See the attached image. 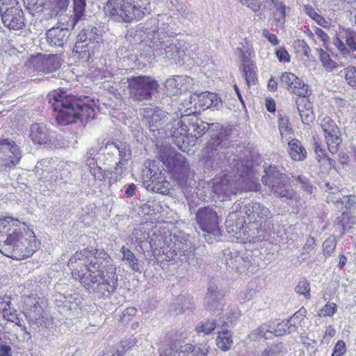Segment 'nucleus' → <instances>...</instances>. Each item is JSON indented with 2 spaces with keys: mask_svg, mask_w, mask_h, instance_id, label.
Returning a JSON list of instances; mask_svg holds the SVG:
<instances>
[{
  "mask_svg": "<svg viewBox=\"0 0 356 356\" xmlns=\"http://www.w3.org/2000/svg\"><path fill=\"white\" fill-rule=\"evenodd\" d=\"M67 266L72 277L94 291L108 296L118 286L116 268L103 249L83 248L76 251L68 260Z\"/></svg>",
  "mask_w": 356,
  "mask_h": 356,
  "instance_id": "1",
  "label": "nucleus"
},
{
  "mask_svg": "<svg viewBox=\"0 0 356 356\" xmlns=\"http://www.w3.org/2000/svg\"><path fill=\"white\" fill-rule=\"evenodd\" d=\"M170 131L172 138L185 136L191 132L196 138H200L207 132L211 138L203 150V163L207 170L214 169L221 163L224 157L222 149L229 146L232 129L224 127L219 123H207L200 119L195 114L182 115L179 120H174L170 124Z\"/></svg>",
  "mask_w": 356,
  "mask_h": 356,
  "instance_id": "2",
  "label": "nucleus"
},
{
  "mask_svg": "<svg viewBox=\"0 0 356 356\" xmlns=\"http://www.w3.org/2000/svg\"><path fill=\"white\" fill-rule=\"evenodd\" d=\"M34 232L17 218H0V252L13 259L31 257L37 250Z\"/></svg>",
  "mask_w": 356,
  "mask_h": 356,
  "instance_id": "3",
  "label": "nucleus"
},
{
  "mask_svg": "<svg viewBox=\"0 0 356 356\" xmlns=\"http://www.w3.org/2000/svg\"><path fill=\"white\" fill-rule=\"evenodd\" d=\"M244 213L248 223L260 232L267 233L273 228L270 221L273 213L265 205L258 202H251L243 204V202L237 201L232 207V212L227 216L226 226L232 227V232L237 233L245 224V220L240 214Z\"/></svg>",
  "mask_w": 356,
  "mask_h": 356,
  "instance_id": "4",
  "label": "nucleus"
},
{
  "mask_svg": "<svg viewBox=\"0 0 356 356\" xmlns=\"http://www.w3.org/2000/svg\"><path fill=\"white\" fill-rule=\"evenodd\" d=\"M49 102L60 125L76 123L78 120L87 122L95 118V109L92 106L83 102L80 97L66 92L54 91L49 95Z\"/></svg>",
  "mask_w": 356,
  "mask_h": 356,
  "instance_id": "5",
  "label": "nucleus"
},
{
  "mask_svg": "<svg viewBox=\"0 0 356 356\" xmlns=\"http://www.w3.org/2000/svg\"><path fill=\"white\" fill-rule=\"evenodd\" d=\"M174 34L169 25L163 23L152 34L151 47L154 56L182 65L186 57L184 45L174 38Z\"/></svg>",
  "mask_w": 356,
  "mask_h": 356,
  "instance_id": "6",
  "label": "nucleus"
},
{
  "mask_svg": "<svg viewBox=\"0 0 356 356\" xmlns=\"http://www.w3.org/2000/svg\"><path fill=\"white\" fill-rule=\"evenodd\" d=\"M105 8L114 21L123 23L141 19L152 10L150 0H108Z\"/></svg>",
  "mask_w": 356,
  "mask_h": 356,
  "instance_id": "7",
  "label": "nucleus"
},
{
  "mask_svg": "<svg viewBox=\"0 0 356 356\" xmlns=\"http://www.w3.org/2000/svg\"><path fill=\"white\" fill-rule=\"evenodd\" d=\"M103 154L115 158L113 170L108 171V180L114 184L121 179L125 170V165L131 159L132 150L129 143L125 141H107L104 146Z\"/></svg>",
  "mask_w": 356,
  "mask_h": 356,
  "instance_id": "8",
  "label": "nucleus"
},
{
  "mask_svg": "<svg viewBox=\"0 0 356 356\" xmlns=\"http://www.w3.org/2000/svg\"><path fill=\"white\" fill-rule=\"evenodd\" d=\"M102 42L101 31L94 26L88 25L77 35L74 49L77 53H83L82 57L89 58L100 47Z\"/></svg>",
  "mask_w": 356,
  "mask_h": 356,
  "instance_id": "9",
  "label": "nucleus"
},
{
  "mask_svg": "<svg viewBox=\"0 0 356 356\" xmlns=\"http://www.w3.org/2000/svg\"><path fill=\"white\" fill-rule=\"evenodd\" d=\"M130 97L135 101L149 100L152 91L157 86V82L148 76H131L127 79Z\"/></svg>",
  "mask_w": 356,
  "mask_h": 356,
  "instance_id": "10",
  "label": "nucleus"
},
{
  "mask_svg": "<svg viewBox=\"0 0 356 356\" xmlns=\"http://www.w3.org/2000/svg\"><path fill=\"white\" fill-rule=\"evenodd\" d=\"M195 220L202 231L213 234L219 232L218 216L213 208L204 207L198 209L195 213Z\"/></svg>",
  "mask_w": 356,
  "mask_h": 356,
  "instance_id": "11",
  "label": "nucleus"
},
{
  "mask_svg": "<svg viewBox=\"0 0 356 356\" xmlns=\"http://www.w3.org/2000/svg\"><path fill=\"white\" fill-rule=\"evenodd\" d=\"M325 139L329 151L332 154L337 152L342 142L341 132L336 123L330 117H324L321 122Z\"/></svg>",
  "mask_w": 356,
  "mask_h": 356,
  "instance_id": "12",
  "label": "nucleus"
},
{
  "mask_svg": "<svg viewBox=\"0 0 356 356\" xmlns=\"http://www.w3.org/2000/svg\"><path fill=\"white\" fill-rule=\"evenodd\" d=\"M145 113L147 123L150 131L152 132L154 136L159 137L160 131L168 124L170 120L169 114L161 109H152L150 108H147Z\"/></svg>",
  "mask_w": 356,
  "mask_h": 356,
  "instance_id": "13",
  "label": "nucleus"
},
{
  "mask_svg": "<svg viewBox=\"0 0 356 356\" xmlns=\"http://www.w3.org/2000/svg\"><path fill=\"white\" fill-rule=\"evenodd\" d=\"M224 295L215 283H211L207 289V293L204 298L205 309L213 314L220 315V312L223 311L224 304L222 298Z\"/></svg>",
  "mask_w": 356,
  "mask_h": 356,
  "instance_id": "14",
  "label": "nucleus"
},
{
  "mask_svg": "<svg viewBox=\"0 0 356 356\" xmlns=\"http://www.w3.org/2000/svg\"><path fill=\"white\" fill-rule=\"evenodd\" d=\"M3 25L9 30L18 31L26 26L24 13L20 8L6 9L1 13Z\"/></svg>",
  "mask_w": 356,
  "mask_h": 356,
  "instance_id": "15",
  "label": "nucleus"
},
{
  "mask_svg": "<svg viewBox=\"0 0 356 356\" xmlns=\"http://www.w3.org/2000/svg\"><path fill=\"white\" fill-rule=\"evenodd\" d=\"M280 83L282 86L287 88L291 92L298 97H307L309 95L308 86L291 72H284L280 76Z\"/></svg>",
  "mask_w": 356,
  "mask_h": 356,
  "instance_id": "16",
  "label": "nucleus"
},
{
  "mask_svg": "<svg viewBox=\"0 0 356 356\" xmlns=\"http://www.w3.org/2000/svg\"><path fill=\"white\" fill-rule=\"evenodd\" d=\"M334 46L343 54H348L350 50L356 51V33L349 29H343L339 32L333 40Z\"/></svg>",
  "mask_w": 356,
  "mask_h": 356,
  "instance_id": "17",
  "label": "nucleus"
},
{
  "mask_svg": "<svg viewBox=\"0 0 356 356\" xmlns=\"http://www.w3.org/2000/svg\"><path fill=\"white\" fill-rule=\"evenodd\" d=\"M5 154L0 155V170L8 172L13 169L22 159V152L19 146L13 141Z\"/></svg>",
  "mask_w": 356,
  "mask_h": 356,
  "instance_id": "18",
  "label": "nucleus"
},
{
  "mask_svg": "<svg viewBox=\"0 0 356 356\" xmlns=\"http://www.w3.org/2000/svg\"><path fill=\"white\" fill-rule=\"evenodd\" d=\"M5 154L0 155V170L8 172L13 169L22 159V152L19 146L13 141Z\"/></svg>",
  "mask_w": 356,
  "mask_h": 356,
  "instance_id": "19",
  "label": "nucleus"
},
{
  "mask_svg": "<svg viewBox=\"0 0 356 356\" xmlns=\"http://www.w3.org/2000/svg\"><path fill=\"white\" fill-rule=\"evenodd\" d=\"M70 31L67 27L54 26L46 33L47 43L55 47H62L67 42Z\"/></svg>",
  "mask_w": 356,
  "mask_h": 356,
  "instance_id": "20",
  "label": "nucleus"
},
{
  "mask_svg": "<svg viewBox=\"0 0 356 356\" xmlns=\"http://www.w3.org/2000/svg\"><path fill=\"white\" fill-rule=\"evenodd\" d=\"M268 188L275 195L280 198H286V200L295 202L299 200L296 191L291 188L286 178L273 183L272 185L268 186Z\"/></svg>",
  "mask_w": 356,
  "mask_h": 356,
  "instance_id": "21",
  "label": "nucleus"
},
{
  "mask_svg": "<svg viewBox=\"0 0 356 356\" xmlns=\"http://www.w3.org/2000/svg\"><path fill=\"white\" fill-rule=\"evenodd\" d=\"M30 138L35 144L46 145L51 143L53 136L44 124L35 123L31 127Z\"/></svg>",
  "mask_w": 356,
  "mask_h": 356,
  "instance_id": "22",
  "label": "nucleus"
},
{
  "mask_svg": "<svg viewBox=\"0 0 356 356\" xmlns=\"http://www.w3.org/2000/svg\"><path fill=\"white\" fill-rule=\"evenodd\" d=\"M232 170L236 177L243 179H250L252 173L253 164L251 161L241 159L235 155L232 163Z\"/></svg>",
  "mask_w": 356,
  "mask_h": 356,
  "instance_id": "23",
  "label": "nucleus"
},
{
  "mask_svg": "<svg viewBox=\"0 0 356 356\" xmlns=\"http://www.w3.org/2000/svg\"><path fill=\"white\" fill-rule=\"evenodd\" d=\"M60 66V59L56 55H49L47 57L38 60L35 64V70L44 74L54 72Z\"/></svg>",
  "mask_w": 356,
  "mask_h": 356,
  "instance_id": "24",
  "label": "nucleus"
},
{
  "mask_svg": "<svg viewBox=\"0 0 356 356\" xmlns=\"http://www.w3.org/2000/svg\"><path fill=\"white\" fill-rule=\"evenodd\" d=\"M192 79L188 76H177L176 77L168 79L165 82V87L170 95H177L183 90H186L187 86L190 84Z\"/></svg>",
  "mask_w": 356,
  "mask_h": 356,
  "instance_id": "25",
  "label": "nucleus"
},
{
  "mask_svg": "<svg viewBox=\"0 0 356 356\" xmlns=\"http://www.w3.org/2000/svg\"><path fill=\"white\" fill-rule=\"evenodd\" d=\"M174 248V252L176 255L184 257V258L181 259V260L188 261L193 259L195 248L192 246V243L188 238L177 239L175 242Z\"/></svg>",
  "mask_w": 356,
  "mask_h": 356,
  "instance_id": "26",
  "label": "nucleus"
},
{
  "mask_svg": "<svg viewBox=\"0 0 356 356\" xmlns=\"http://www.w3.org/2000/svg\"><path fill=\"white\" fill-rule=\"evenodd\" d=\"M166 167L170 170L183 176L188 175L189 171V163L186 161L185 156L180 153H175Z\"/></svg>",
  "mask_w": 356,
  "mask_h": 356,
  "instance_id": "27",
  "label": "nucleus"
},
{
  "mask_svg": "<svg viewBox=\"0 0 356 356\" xmlns=\"http://www.w3.org/2000/svg\"><path fill=\"white\" fill-rule=\"evenodd\" d=\"M307 97H299L296 101L297 109L299 112L302 123L309 124L314 120V114L310 102Z\"/></svg>",
  "mask_w": 356,
  "mask_h": 356,
  "instance_id": "28",
  "label": "nucleus"
},
{
  "mask_svg": "<svg viewBox=\"0 0 356 356\" xmlns=\"http://www.w3.org/2000/svg\"><path fill=\"white\" fill-rule=\"evenodd\" d=\"M142 179L143 186L147 188V184H153L157 179L162 178L161 171H160L154 164V162H145V168L142 170Z\"/></svg>",
  "mask_w": 356,
  "mask_h": 356,
  "instance_id": "29",
  "label": "nucleus"
},
{
  "mask_svg": "<svg viewBox=\"0 0 356 356\" xmlns=\"http://www.w3.org/2000/svg\"><path fill=\"white\" fill-rule=\"evenodd\" d=\"M224 261L225 265L232 270L240 271L247 268L248 261L237 252H232L228 251L227 253L224 252Z\"/></svg>",
  "mask_w": 356,
  "mask_h": 356,
  "instance_id": "30",
  "label": "nucleus"
},
{
  "mask_svg": "<svg viewBox=\"0 0 356 356\" xmlns=\"http://www.w3.org/2000/svg\"><path fill=\"white\" fill-rule=\"evenodd\" d=\"M59 299H56V305L62 307L65 311H76L81 305V299L77 294H71L68 296L59 295Z\"/></svg>",
  "mask_w": 356,
  "mask_h": 356,
  "instance_id": "31",
  "label": "nucleus"
},
{
  "mask_svg": "<svg viewBox=\"0 0 356 356\" xmlns=\"http://www.w3.org/2000/svg\"><path fill=\"white\" fill-rule=\"evenodd\" d=\"M288 147V153L292 160L302 161L306 159L307 151L298 139L293 138L289 141Z\"/></svg>",
  "mask_w": 356,
  "mask_h": 356,
  "instance_id": "32",
  "label": "nucleus"
},
{
  "mask_svg": "<svg viewBox=\"0 0 356 356\" xmlns=\"http://www.w3.org/2000/svg\"><path fill=\"white\" fill-rule=\"evenodd\" d=\"M264 172L266 175L262 177L261 181L265 186H268L286 178V176L281 173L276 166L269 165L268 168H265Z\"/></svg>",
  "mask_w": 356,
  "mask_h": 356,
  "instance_id": "33",
  "label": "nucleus"
},
{
  "mask_svg": "<svg viewBox=\"0 0 356 356\" xmlns=\"http://www.w3.org/2000/svg\"><path fill=\"white\" fill-rule=\"evenodd\" d=\"M272 328L273 324L264 323L256 330H252L249 334V338L254 341H257L261 338H265L266 339H271L273 337L271 332H273Z\"/></svg>",
  "mask_w": 356,
  "mask_h": 356,
  "instance_id": "34",
  "label": "nucleus"
},
{
  "mask_svg": "<svg viewBox=\"0 0 356 356\" xmlns=\"http://www.w3.org/2000/svg\"><path fill=\"white\" fill-rule=\"evenodd\" d=\"M355 222V217L350 216L348 213L343 212L334 220V225L339 232H343L349 230Z\"/></svg>",
  "mask_w": 356,
  "mask_h": 356,
  "instance_id": "35",
  "label": "nucleus"
},
{
  "mask_svg": "<svg viewBox=\"0 0 356 356\" xmlns=\"http://www.w3.org/2000/svg\"><path fill=\"white\" fill-rule=\"evenodd\" d=\"M86 0H73L74 15L72 16V27L85 17Z\"/></svg>",
  "mask_w": 356,
  "mask_h": 356,
  "instance_id": "36",
  "label": "nucleus"
},
{
  "mask_svg": "<svg viewBox=\"0 0 356 356\" xmlns=\"http://www.w3.org/2000/svg\"><path fill=\"white\" fill-rule=\"evenodd\" d=\"M232 334L227 330L219 332L216 338V345L218 348L226 351L230 349L232 344Z\"/></svg>",
  "mask_w": 356,
  "mask_h": 356,
  "instance_id": "37",
  "label": "nucleus"
},
{
  "mask_svg": "<svg viewBox=\"0 0 356 356\" xmlns=\"http://www.w3.org/2000/svg\"><path fill=\"white\" fill-rule=\"evenodd\" d=\"M194 307V303L193 298L186 295H180L177 299V307L176 310L178 313H184L188 310L191 311Z\"/></svg>",
  "mask_w": 356,
  "mask_h": 356,
  "instance_id": "38",
  "label": "nucleus"
},
{
  "mask_svg": "<svg viewBox=\"0 0 356 356\" xmlns=\"http://www.w3.org/2000/svg\"><path fill=\"white\" fill-rule=\"evenodd\" d=\"M147 189L161 194H167L170 191V183L165 180L162 175L161 179H157L153 184H147Z\"/></svg>",
  "mask_w": 356,
  "mask_h": 356,
  "instance_id": "39",
  "label": "nucleus"
},
{
  "mask_svg": "<svg viewBox=\"0 0 356 356\" xmlns=\"http://www.w3.org/2000/svg\"><path fill=\"white\" fill-rule=\"evenodd\" d=\"M243 76L248 86L254 85L257 81V67L254 63H247L243 66Z\"/></svg>",
  "mask_w": 356,
  "mask_h": 356,
  "instance_id": "40",
  "label": "nucleus"
},
{
  "mask_svg": "<svg viewBox=\"0 0 356 356\" xmlns=\"http://www.w3.org/2000/svg\"><path fill=\"white\" fill-rule=\"evenodd\" d=\"M122 260L126 261L129 266L135 272H140V265L134 253L128 248L123 246L121 250Z\"/></svg>",
  "mask_w": 356,
  "mask_h": 356,
  "instance_id": "41",
  "label": "nucleus"
},
{
  "mask_svg": "<svg viewBox=\"0 0 356 356\" xmlns=\"http://www.w3.org/2000/svg\"><path fill=\"white\" fill-rule=\"evenodd\" d=\"M304 11L312 19H314L318 25L323 27H329L330 26V20L325 19L316 12L315 9L311 6H305Z\"/></svg>",
  "mask_w": 356,
  "mask_h": 356,
  "instance_id": "42",
  "label": "nucleus"
},
{
  "mask_svg": "<svg viewBox=\"0 0 356 356\" xmlns=\"http://www.w3.org/2000/svg\"><path fill=\"white\" fill-rule=\"evenodd\" d=\"M174 154H175V152L168 145L157 147V157L165 165L168 164V161H170V159L173 157Z\"/></svg>",
  "mask_w": 356,
  "mask_h": 356,
  "instance_id": "43",
  "label": "nucleus"
},
{
  "mask_svg": "<svg viewBox=\"0 0 356 356\" xmlns=\"http://www.w3.org/2000/svg\"><path fill=\"white\" fill-rule=\"evenodd\" d=\"M213 190L214 192L218 195L223 194L228 195L230 193H234V190L232 188L231 184L229 183V179L227 177L222 179L219 182H216L214 184Z\"/></svg>",
  "mask_w": 356,
  "mask_h": 356,
  "instance_id": "44",
  "label": "nucleus"
},
{
  "mask_svg": "<svg viewBox=\"0 0 356 356\" xmlns=\"http://www.w3.org/2000/svg\"><path fill=\"white\" fill-rule=\"evenodd\" d=\"M306 313L305 309H300L296 312L287 321L289 332H294L298 328V324H300Z\"/></svg>",
  "mask_w": 356,
  "mask_h": 356,
  "instance_id": "45",
  "label": "nucleus"
},
{
  "mask_svg": "<svg viewBox=\"0 0 356 356\" xmlns=\"http://www.w3.org/2000/svg\"><path fill=\"white\" fill-rule=\"evenodd\" d=\"M104 145L105 143H103L101 147H91L90 148L88 149L85 154V163L86 165L88 166V168L94 165L95 164H97V161L95 159V156L100 150L103 152V148H102V147Z\"/></svg>",
  "mask_w": 356,
  "mask_h": 356,
  "instance_id": "46",
  "label": "nucleus"
},
{
  "mask_svg": "<svg viewBox=\"0 0 356 356\" xmlns=\"http://www.w3.org/2000/svg\"><path fill=\"white\" fill-rule=\"evenodd\" d=\"M286 348L282 343H278L268 346L261 353V356H279L285 353Z\"/></svg>",
  "mask_w": 356,
  "mask_h": 356,
  "instance_id": "47",
  "label": "nucleus"
},
{
  "mask_svg": "<svg viewBox=\"0 0 356 356\" xmlns=\"http://www.w3.org/2000/svg\"><path fill=\"white\" fill-rule=\"evenodd\" d=\"M216 327V323L214 320H207L199 323L195 330L197 332H203L205 334H211Z\"/></svg>",
  "mask_w": 356,
  "mask_h": 356,
  "instance_id": "48",
  "label": "nucleus"
},
{
  "mask_svg": "<svg viewBox=\"0 0 356 356\" xmlns=\"http://www.w3.org/2000/svg\"><path fill=\"white\" fill-rule=\"evenodd\" d=\"M274 6L275 7L274 13L275 20L279 23L284 24L286 16V6L281 1L276 2Z\"/></svg>",
  "mask_w": 356,
  "mask_h": 356,
  "instance_id": "49",
  "label": "nucleus"
},
{
  "mask_svg": "<svg viewBox=\"0 0 356 356\" xmlns=\"http://www.w3.org/2000/svg\"><path fill=\"white\" fill-rule=\"evenodd\" d=\"M295 291L297 293L303 295L306 298H310V286L307 280L302 279L300 280L296 286Z\"/></svg>",
  "mask_w": 356,
  "mask_h": 356,
  "instance_id": "50",
  "label": "nucleus"
},
{
  "mask_svg": "<svg viewBox=\"0 0 356 356\" xmlns=\"http://www.w3.org/2000/svg\"><path fill=\"white\" fill-rule=\"evenodd\" d=\"M215 93L206 92L199 96V102L204 110L211 108Z\"/></svg>",
  "mask_w": 356,
  "mask_h": 356,
  "instance_id": "51",
  "label": "nucleus"
},
{
  "mask_svg": "<svg viewBox=\"0 0 356 356\" xmlns=\"http://www.w3.org/2000/svg\"><path fill=\"white\" fill-rule=\"evenodd\" d=\"M90 173L95 177V179L99 181L104 180L106 177H108V175L106 170H104L98 164H95L89 167Z\"/></svg>",
  "mask_w": 356,
  "mask_h": 356,
  "instance_id": "52",
  "label": "nucleus"
},
{
  "mask_svg": "<svg viewBox=\"0 0 356 356\" xmlns=\"http://www.w3.org/2000/svg\"><path fill=\"white\" fill-rule=\"evenodd\" d=\"M278 127L282 138H283L284 135L290 134L293 132V129L289 124V119L286 117H281L279 118Z\"/></svg>",
  "mask_w": 356,
  "mask_h": 356,
  "instance_id": "53",
  "label": "nucleus"
},
{
  "mask_svg": "<svg viewBox=\"0 0 356 356\" xmlns=\"http://www.w3.org/2000/svg\"><path fill=\"white\" fill-rule=\"evenodd\" d=\"M294 46L297 49V50L298 51L302 53V54L305 56H306L307 58L309 57V54H310L311 49L305 40H296L294 42Z\"/></svg>",
  "mask_w": 356,
  "mask_h": 356,
  "instance_id": "54",
  "label": "nucleus"
},
{
  "mask_svg": "<svg viewBox=\"0 0 356 356\" xmlns=\"http://www.w3.org/2000/svg\"><path fill=\"white\" fill-rule=\"evenodd\" d=\"M58 171L55 169L42 170L41 179L44 181L53 182L56 180Z\"/></svg>",
  "mask_w": 356,
  "mask_h": 356,
  "instance_id": "55",
  "label": "nucleus"
},
{
  "mask_svg": "<svg viewBox=\"0 0 356 356\" xmlns=\"http://www.w3.org/2000/svg\"><path fill=\"white\" fill-rule=\"evenodd\" d=\"M337 310V305L334 303H327L321 309H320L318 315L320 316H331Z\"/></svg>",
  "mask_w": 356,
  "mask_h": 356,
  "instance_id": "56",
  "label": "nucleus"
},
{
  "mask_svg": "<svg viewBox=\"0 0 356 356\" xmlns=\"http://www.w3.org/2000/svg\"><path fill=\"white\" fill-rule=\"evenodd\" d=\"M177 350L171 343L162 346L159 350V356H176Z\"/></svg>",
  "mask_w": 356,
  "mask_h": 356,
  "instance_id": "57",
  "label": "nucleus"
},
{
  "mask_svg": "<svg viewBox=\"0 0 356 356\" xmlns=\"http://www.w3.org/2000/svg\"><path fill=\"white\" fill-rule=\"evenodd\" d=\"M55 6L53 13L55 15H58L59 13L64 12L67 10L70 0H54Z\"/></svg>",
  "mask_w": 356,
  "mask_h": 356,
  "instance_id": "58",
  "label": "nucleus"
},
{
  "mask_svg": "<svg viewBox=\"0 0 356 356\" xmlns=\"http://www.w3.org/2000/svg\"><path fill=\"white\" fill-rule=\"evenodd\" d=\"M288 330V324L284 322L278 323L275 327L273 324L272 334L273 336H282L286 333Z\"/></svg>",
  "mask_w": 356,
  "mask_h": 356,
  "instance_id": "59",
  "label": "nucleus"
},
{
  "mask_svg": "<svg viewBox=\"0 0 356 356\" xmlns=\"http://www.w3.org/2000/svg\"><path fill=\"white\" fill-rule=\"evenodd\" d=\"M11 8H20L17 0H1L0 1V13L5 11L6 9Z\"/></svg>",
  "mask_w": 356,
  "mask_h": 356,
  "instance_id": "60",
  "label": "nucleus"
},
{
  "mask_svg": "<svg viewBox=\"0 0 356 356\" xmlns=\"http://www.w3.org/2000/svg\"><path fill=\"white\" fill-rule=\"evenodd\" d=\"M341 201L345 204L347 209H352L356 208V196L355 195H346L343 196Z\"/></svg>",
  "mask_w": 356,
  "mask_h": 356,
  "instance_id": "61",
  "label": "nucleus"
},
{
  "mask_svg": "<svg viewBox=\"0 0 356 356\" xmlns=\"http://www.w3.org/2000/svg\"><path fill=\"white\" fill-rule=\"evenodd\" d=\"M345 78L348 83L353 86L356 85V70L355 67H348L346 69Z\"/></svg>",
  "mask_w": 356,
  "mask_h": 356,
  "instance_id": "62",
  "label": "nucleus"
},
{
  "mask_svg": "<svg viewBox=\"0 0 356 356\" xmlns=\"http://www.w3.org/2000/svg\"><path fill=\"white\" fill-rule=\"evenodd\" d=\"M0 356H12L11 347L0 337Z\"/></svg>",
  "mask_w": 356,
  "mask_h": 356,
  "instance_id": "63",
  "label": "nucleus"
},
{
  "mask_svg": "<svg viewBox=\"0 0 356 356\" xmlns=\"http://www.w3.org/2000/svg\"><path fill=\"white\" fill-rule=\"evenodd\" d=\"M336 243L334 240H326L323 243V252L325 255H330L335 249Z\"/></svg>",
  "mask_w": 356,
  "mask_h": 356,
  "instance_id": "64",
  "label": "nucleus"
}]
</instances>
